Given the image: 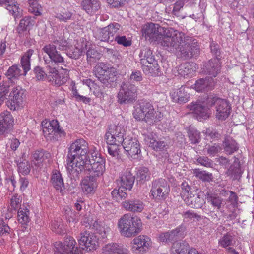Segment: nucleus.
Here are the masks:
<instances>
[{
  "mask_svg": "<svg viewBox=\"0 0 254 254\" xmlns=\"http://www.w3.org/2000/svg\"><path fill=\"white\" fill-rule=\"evenodd\" d=\"M42 51L48 56L43 58L47 73H46L41 67L37 66L33 70L35 78L38 80L46 78L52 84L59 86L66 83L67 77L59 74L58 71L60 65L66 66L64 57L53 44L45 45Z\"/></svg>",
  "mask_w": 254,
  "mask_h": 254,
  "instance_id": "obj_1",
  "label": "nucleus"
},
{
  "mask_svg": "<svg viewBox=\"0 0 254 254\" xmlns=\"http://www.w3.org/2000/svg\"><path fill=\"white\" fill-rule=\"evenodd\" d=\"M163 42V45L167 47L166 50L177 53L184 59H190L199 55V45L193 37L186 36L184 33L177 30H169Z\"/></svg>",
  "mask_w": 254,
  "mask_h": 254,
  "instance_id": "obj_2",
  "label": "nucleus"
},
{
  "mask_svg": "<svg viewBox=\"0 0 254 254\" xmlns=\"http://www.w3.org/2000/svg\"><path fill=\"white\" fill-rule=\"evenodd\" d=\"M88 152V143L83 139H77L70 145L66 163L67 171L71 179H79V174L84 170V165L89 158Z\"/></svg>",
  "mask_w": 254,
  "mask_h": 254,
  "instance_id": "obj_3",
  "label": "nucleus"
},
{
  "mask_svg": "<svg viewBox=\"0 0 254 254\" xmlns=\"http://www.w3.org/2000/svg\"><path fill=\"white\" fill-rule=\"evenodd\" d=\"M133 116L138 121H144L149 125H152L161 121L163 115L159 111L154 110L150 102L142 101L135 107Z\"/></svg>",
  "mask_w": 254,
  "mask_h": 254,
  "instance_id": "obj_4",
  "label": "nucleus"
},
{
  "mask_svg": "<svg viewBox=\"0 0 254 254\" xmlns=\"http://www.w3.org/2000/svg\"><path fill=\"white\" fill-rule=\"evenodd\" d=\"M171 29L174 30L172 28H164L158 24L149 23L142 26L141 32L146 39L157 42L166 50L167 47L163 45V42L167 37V32Z\"/></svg>",
  "mask_w": 254,
  "mask_h": 254,
  "instance_id": "obj_5",
  "label": "nucleus"
},
{
  "mask_svg": "<svg viewBox=\"0 0 254 254\" xmlns=\"http://www.w3.org/2000/svg\"><path fill=\"white\" fill-rule=\"evenodd\" d=\"M118 227L122 235L131 237L139 233L142 222L138 218L133 217L130 214H126L119 220Z\"/></svg>",
  "mask_w": 254,
  "mask_h": 254,
  "instance_id": "obj_6",
  "label": "nucleus"
},
{
  "mask_svg": "<svg viewBox=\"0 0 254 254\" xmlns=\"http://www.w3.org/2000/svg\"><path fill=\"white\" fill-rule=\"evenodd\" d=\"M206 104L209 106H215V116L218 120L224 121L228 117L231 108L227 100L210 95L207 99Z\"/></svg>",
  "mask_w": 254,
  "mask_h": 254,
  "instance_id": "obj_7",
  "label": "nucleus"
},
{
  "mask_svg": "<svg viewBox=\"0 0 254 254\" xmlns=\"http://www.w3.org/2000/svg\"><path fill=\"white\" fill-rule=\"evenodd\" d=\"M96 77L106 86H108L116 80V71L113 67H109L103 63H99L95 67Z\"/></svg>",
  "mask_w": 254,
  "mask_h": 254,
  "instance_id": "obj_8",
  "label": "nucleus"
},
{
  "mask_svg": "<svg viewBox=\"0 0 254 254\" xmlns=\"http://www.w3.org/2000/svg\"><path fill=\"white\" fill-rule=\"evenodd\" d=\"M137 97V88L129 82H123L117 95L118 102L120 104L133 103Z\"/></svg>",
  "mask_w": 254,
  "mask_h": 254,
  "instance_id": "obj_9",
  "label": "nucleus"
},
{
  "mask_svg": "<svg viewBox=\"0 0 254 254\" xmlns=\"http://www.w3.org/2000/svg\"><path fill=\"white\" fill-rule=\"evenodd\" d=\"M87 164L91 166V168H88L89 175L97 179L101 177L105 171V159L97 152H94L91 157L88 158L87 163L84 166Z\"/></svg>",
  "mask_w": 254,
  "mask_h": 254,
  "instance_id": "obj_10",
  "label": "nucleus"
},
{
  "mask_svg": "<svg viewBox=\"0 0 254 254\" xmlns=\"http://www.w3.org/2000/svg\"><path fill=\"white\" fill-rule=\"evenodd\" d=\"M169 192V186L165 179L160 178L152 182L151 192L156 200H165Z\"/></svg>",
  "mask_w": 254,
  "mask_h": 254,
  "instance_id": "obj_11",
  "label": "nucleus"
},
{
  "mask_svg": "<svg viewBox=\"0 0 254 254\" xmlns=\"http://www.w3.org/2000/svg\"><path fill=\"white\" fill-rule=\"evenodd\" d=\"M126 130L122 125H111L105 135L107 143L122 144L124 140Z\"/></svg>",
  "mask_w": 254,
  "mask_h": 254,
  "instance_id": "obj_12",
  "label": "nucleus"
},
{
  "mask_svg": "<svg viewBox=\"0 0 254 254\" xmlns=\"http://www.w3.org/2000/svg\"><path fill=\"white\" fill-rule=\"evenodd\" d=\"M76 242L71 237H67L64 244L56 242L55 244V254H82L81 251L75 247Z\"/></svg>",
  "mask_w": 254,
  "mask_h": 254,
  "instance_id": "obj_13",
  "label": "nucleus"
},
{
  "mask_svg": "<svg viewBox=\"0 0 254 254\" xmlns=\"http://www.w3.org/2000/svg\"><path fill=\"white\" fill-rule=\"evenodd\" d=\"M121 26L119 23H113L108 26L98 30L96 33L97 38L101 41L111 43L115 37L119 34Z\"/></svg>",
  "mask_w": 254,
  "mask_h": 254,
  "instance_id": "obj_14",
  "label": "nucleus"
},
{
  "mask_svg": "<svg viewBox=\"0 0 254 254\" xmlns=\"http://www.w3.org/2000/svg\"><path fill=\"white\" fill-rule=\"evenodd\" d=\"M121 144L127 156L133 159L139 158L141 150L139 143L136 138L127 136Z\"/></svg>",
  "mask_w": 254,
  "mask_h": 254,
  "instance_id": "obj_15",
  "label": "nucleus"
},
{
  "mask_svg": "<svg viewBox=\"0 0 254 254\" xmlns=\"http://www.w3.org/2000/svg\"><path fill=\"white\" fill-rule=\"evenodd\" d=\"M151 241L146 235H139L133 240L132 250L136 254H142L151 247Z\"/></svg>",
  "mask_w": 254,
  "mask_h": 254,
  "instance_id": "obj_16",
  "label": "nucleus"
},
{
  "mask_svg": "<svg viewBox=\"0 0 254 254\" xmlns=\"http://www.w3.org/2000/svg\"><path fill=\"white\" fill-rule=\"evenodd\" d=\"M14 119L10 112L4 111L0 114V135L5 136L12 129Z\"/></svg>",
  "mask_w": 254,
  "mask_h": 254,
  "instance_id": "obj_17",
  "label": "nucleus"
},
{
  "mask_svg": "<svg viewBox=\"0 0 254 254\" xmlns=\"http://www.w3.org/2000/svg\"><path fill=\"white\" fill-rule=\"evenodd\" d=\"M185 228L183 226H180L171 231L161 233L159 234V240L163 243H171L173 241H177L182 237L184 234Z\"/></svg>",
  "mask_w": 254,
  "mask_h": 254,
  "instance_id": "obj_18",
  "label": "nucleus"
},
{
  "mask_svg": "<svg viewBox=\"0 0 254 254\" xmlns=\"http://www.w3.org/2000/svg\"><path fill=\"white\" fill-rule=\"evenodd\" d=\"M188 108L196 115L198 120L208 118L210 114V110L204 103L200 101L192 102L188 105Z\"/></svg>",
  "mask_w": 254,
  "mask_h": 254,
  "instance_id": "obj_19",
  "label": "nucleus"
},
{
  "mask_svg": "<svg viewBox=\"0 0 254 254\" xmlns=\"http://www.w3.org/2000/svg\"><path fill=\"white\" fill-rule=\"evenodd\" d=\"M80 235L81 237L79 240V243L80 245L85 246L87 251L96 249L98 245V238L94 233L85 231L81 233Z\"/></svg>",
  "mask_w": 254,
  "mask_h": 254,
  "instance_id": "obj_20",
  "label": "nucleus"
},
{
  "mask_svg": "<svg viewBox=\"0 0 254 254\" xmlns=\"http://www.w3.org/2000/svg\"><path fill=\"white\" fill-rule=\"evenodd\" d=\"M220 60L212 58L203 64V71L206 74L215 77L221 70Z\"/></svg>",
  "mask_w": 254,
  "mask_h": 254,
  "instance_id": "obj_21",
  "label": "nucleus"
},
{
  "mask_svg": "<svg viewBox=\"0 0 254 254\" xmlns=\"http://www.w3.org/2000/svg\"><path fill=\"white\" fill-rule=\"evenodd\" d=\"M216 84V79L212 77L200 78L196 81L194 88L197 92H205L212 90Z\"/></svg>",
  "mask_w": 254,
  "mask_h": 254,
  "instance_id": "obj_22",
  "label": "nucleus"
},
{
  "mask_svg": "<svg viewBox=\"0 0 254 254\" xmlns=\"http://www.w3.org/2000/svg\"><path fill=\"white\" fill-rule=\"evenodd\" d=\"M123 207L127 211L138 213L142 212L145 207L142 201L137 198H131L122 203Z\"/></svg>",
  "mask_w": 254,
  "mask_h": 254,
  "instance_id": "obj_23",
  "label": "nucleus"
},
{
  "mask_svg": "<svg viewBox=\"0 0 254 254\" xmlns=\"http://www.w3.org/2000/svg\"><path fill=\"white\" fill-rule=\"evenodd\" d=\"M98 179L93 176L88 175L82 181V189L86 194H93L98 186Z\"/></svg>",
  "mask_w": 254,
  "mask_h": 254,
  "instance_id": "obj_24",
  "label": "nucleus"
},
{
  "mask_svg": "<svg viewBox=\"0 0 254 254\" xmlns=\"http://www.w3.org/2000/svg\"><path fill=\"white\" fill-rule=\"evenodd\" d=\"M0 5L4 6L15 19L21 17L22 10L19 7L17 2L15 0H0Z\"/></svg>",
  "mask_w": 254,
  "mask_h": 254,
  "instance_id": "obj_25",
  "label": "nucleus"
},
{
  "mask_svg": "<svg viewBox=\"0 0 254 254\" xmlns=\"http://www.w3.org/2000/svg\"><path fill=\"white\" fill-rule=\"evenodd\" d=\"M184 201L187 205L196 209L201 208L205 203L204 199L196 192L194 193H190L188 196L184 198Z\"/></svg>",
  "mask_w": 254,
  "mask_h": 254,
  "instance_id": "obj_26",
  "label": "nucleus"
},
{
  "mask_svg": "<svg viewBox=\"0 0 254 254\" xmlns=\"http://www.w3.org/2000/svg\"><path fill=\"white\" fill-rule=\"evenodd\" d=\"M134 177L129 171H126L121 175L118 180V185L121 186V188H125L130 190L134 182Z\"/></svg>",
  "mask_w": 254,
  "mask_h": 254,
  "instance_id": "obj_27",
  "label": "nucleus"
},
{
  "mask_svg": "<svg viewBox=\"0 0 254 254\" xmlns=\"http://www.w3.org/2000/svg\"><path fill=\"white\" fill-rule=\"evenodd\" d=\"M140 64L143 72L147 75L158 76L160 73V69L156 60Z\"/></svg>",
  "mask_w": 254,
  "mask_h": 254,
  "instance_id": "obj_28",
  "label": "nucleus"
},
{
  "mask_svg": "<svg viewBox=\"0 0 254 254\" xmlns=\"http://www.w3.org/2000/svg\"><path fill=\"white\" fill-rule=\"evenodd\" d=\"M9 96L11 101L19 106L23 103L26 95L25 91L21 87L17 86L12 89Z\"/></svg>",
  "mask_w": 254,
  "mask_h": 254,
  "instance_id": "obj_29",
  "label": "nucleus"
},
{
  "mask_svg": "<svg viewBox=\"0 0 254 254\" xmlns=\"http://www.w3.org/2000/svg\"><path fill=\"white\" fill-rule=\"evenodd\" d=\"M81 6L87 14L92 15L98 11L100 3L97 0H84L81 2Z\"/></svg>",
  "mask_w": 254,
  "mask_h": 254,
  "instance_id": "obj_30",
  "label": "nucleus"
},
{
  "mask_svg": "<svg viewBox=\"0 0 254 254\" xmlns=\"http://www.w3.org/2000/svg\"><path fill=\"white\" fill-rule=\"evenodd\" d=\"M152 134L147 135L145 139L148 145L153 149L156 151L164 150L167 148V144L162 141H157Z\"/></svg>",
  "mask_w": 254,
  "mask_h": 254,
  "instance_id": "obj_31",
  "label": "nucleus"
},
{
  "mask_svg": "<svg viewBox=\"0 0 254 254\" xmlns=\"http://www.w3.org/2000/svg\"><path fill=\"white\" fill-rule=\"evenodd\" d=\"M51 182L52 186L61 192L64 189V185L61 174L57 170L53 172L51 177Z\"/></svg>",
  "mask_w": 254,
  "mask_h": 254,
  "instance_id": "obj_32",
  "label": "nucleus"
},
{
  "mask_svg": "<svg viewBox=\"0 0 254 254\" xmlns=\"http://www.w3.org/2000/svg\"><path fill=\"white\" fill-rule=\"evenodd\" d=\"M103 254H113L117 253L124 254L126 253V249H123L122 245L116 243H110L105 245L102 249Z\"/></svg>",
  "mask_w": 254,
  "mask_h": 254,
  "instance_id": "obj_33",
  "label": "nucleus"
},
{
  "mask_svg": "<svg viewBox=\"0 0 254 254\" xmlns=\"http://www.w3.org/2000/svg\"><path fill=\"white\" fill-rule=\"evenodd\" d=\"M224 151L228 155H231L239 149L237 142L232 137H227L223 141Z\"/></svg>",
  "mask_w": 254,
  "mask_h": 254,
  "instance_id": "obj_34",
  "label": "nucleus"
},
{
  "mask_svg": "<svg viewBox=\"0 0 254 254\" xmlns=\"http://www.w3.org/2000/svg\"><path fill=\"white\" fill-rule=\"evenodd\" d=\"M90 228L98 233L102 238H105L107 234L110 231V228L105 226L103 223L98 221H94L90 226Z\"/></svg>",
  "mask_w": 254,
  "mask_h": 254,
  "instance_id": "obj_35",
  "label": "nucleus"
},
{
  "mask_svg": "<svg viewBox=\"0 0 254 254\" xmlns=\"http://www.w3.org/2000/svg\"><path fill=\"white\" fill-rule=\"evenodd\" d=\"M206 199L213 207L219 209L223 202V199L217 194L207 191L205 194Z\"/></svg>",
  "mask_w": 254,
  "mask_h": 254,
  "instance_id": "obj_36",
  "label": "nucleus"
},
{
  "mask_svg": "<svg viewBox=\"0 0 254 254\" xmlns=\"http://www.w3.org/2000/svg\"><path fill=\"white\" fill-rule=\"evenodd\" d=\"M140 64H146L147 62H151L155 60L152 56V51L147 47L142 48L139 54Z\"/></svg>",
  "mask_w": 254,
  "mask_h": 254,
  "instance_id": "obj_37",
  "label": "nucleus"
},
{
  "mask_svg": "<svg viewBox=\"0 0 254 254\" xmlns=\"http://www.w3.org/2000/svg\"><path fill=\"white\" fill-rule=\"evenodd\" d=\"M33 20L31 17L26 16L22 19L19 25L17 27L16 31L19 35H21L24 32L29 30L30 27L33 25Z\"/></svg>",
  "mask_w": 254,
  "mask_h": 254,
  "instance_id": "obj_38",
  "label": "nucleus"
},
{
  "mask_svg": "<svg viewBox=\"0 0 254 254\" xmlns=\"http://www.w3.org/2000/svg\"><path fill=\"white\" fill-rule=\"evenodd\" d=\"M194 64L190 63L182 64L176 67L177 72L178 75L181 76H186L192 74L195 71V67L193 68L192 65Z\"/></svg>",
  "mask_w": 254,
  "mask_h": 254,
  "instance_id": "obj_39",
  "label": "nucleus"
},
{
  "mask_svg": "<svg viewBox=\"0 0 254 254\" xmlns=\"http://www.w3.org/2000/svg\"><path fill=\"white\" fill-rule=\"evenodd\" d=\"M23 74L21 69L17 65H13L9 67L5 75L8 79L11 82H14L15 80L18 79V77Z\"/></svg>",
  "mask_w": 254,
  "mask_h": 254,
  "instance_id": "obj_40",
  "label": "nucleus"
},
{
  "mask_svg": "<svg viewBox=\"0 0 254 254\" xmlns=\"http://www.w3.org/2000/svg\"><path fill=\"white\" fill-rule=\"evenodd\" d=\"M188 251V245L187 243L176 241L173 243L171 254H187Z\"/></svg>",
  "mask_w": 254,
  "mask_h": 254,
  "instance_id": "obj_41",
  "label": "nucleus"
},
{
  "mask_svg": "<svg viewBox=\"0 0 254 254\" xmlns=\"http://www.w3.org/2000/svg\"><path fill=\"white\" fill-rule=\"evenodd\" d=\"M29 214L27 207H20L17 212L18 221L22 224H27L30 221Z\"/></svg>",
  "mask_w": 254,
  "mask_h": 254,
  "instance_id": "obj_42",
  "label": "nucleus"
},
{
  "mask_svg": "<svg viewBox=\"0 0 254 254\" xmlns=\"http://www.w3.org/2000/svg\"><path fill=\"white\" fill-rule=\"evenodd\" d=\"M188 135L191 144H197L200 142V133L195 128L190 127L188 131Z\"/></svg>",
  "mask_w": 254,
  "mask_h": 254,
  "instance_id": "obj_43",
  "label": "nucleus"
},
{
  "mask_svg": "<svg viewBox=\"0 0 254 254\" xmlns=\"http://www.w3.org/2000/svg\"><path fill=\"white\" fill-rule=\"evenodd\" d=\"M233 241V237L232 234L228 232L226 234H224L219 240V245L224 248H228L230 247V246L232 245Z\"/></svg>",
  "mask_w": 254,
  "mask_h": 254,
  "instance_id": "obj_44",
  "label": "nucleus"
},
{
  "mask_svg": "<svg viewBox=\"0 0 254 254\" xmlns=\"http://www.w3.org/2000/svg\"><path fill=\"white\" fill-rule=\"evenodd\" d=\"M29 11L36 16L40 15L42 7L37 0H29Z\"/></svg>",
  "mask_w": 254,
  "mask_h": 254,
  "instance_id": "obj_45",
  "label": "nucleus"
},
{
  "mask_svg": "<svg viewBox=\"0 0 254 254\" xmlns=\"http://www.w3.org/2000/svg\"><path fill=\"white\" fill-rule=\"evenodd\" d=\"M119 188L115 189L111 192V194L113 198L117 201H119L122 199H125L127 196L126 191L127 190L125 188H121V185H118Z\"/></svg>",
  "mask_w": 254,
  "mask_h": 254,
  "instance_id": "obj_46",
  "label": "nucleus"
},
{
  "mask_svg": "<svg viewBox=\"0 0 254 254\" xmlns=\"http://www.w3.org/2000/svg\"><path fill=\"white\" fill-rule=\"evenodd\" d=\"M83 49L82 48L74 47L66 51V54L70 58L78 59L83 55Z\"/></svg>",
  "mask_w": 254,
  "mask_h": 254,
  "instance_id": "obj_47",
  "label": "nucleus"
},
{
  "mask_svg": "<svg viewBox=\"0 0 254 254\" xmlns=\"http://www.w3.org/2000/svg\"><path fill=\"white\" fill-rule=\"evenodd\" d=\"M182 216L183 220L185 222H189L191 220L195 221V220L199 221L202 219L201 215L190 210L184 212Z\"/></svg>",
  "mask_w": 254,
  "mask_h": 254,
  "instance_id": "obj_48",
  "label": "nucleus"
},
{
  "mask_svg": "<svg viewBox=\"0 0 254 254\" xmlns=\"http://www.w3.org/2000/svg\"><path fill=\"white\" fill-rule=\"evenodd\" d=\"M137 177L140 181L145 182L148 181L150 178V173L146 167H141L138 171Z\"/></svg>",
  "mask_w": 254,
  "mask_h": 254,
  "instance_id": "obj_49",
  "label": "nucleus"
},
{
  "mask_svg": "<svg viewBox=\"0 0 254 254\" xmlns=\"http://www.w3.org/2000/svg\"><path fill=\"white\" fill-rule=\"evenodd\" d=\"M72 14V12L69 10L64 9L60 13H57L55 17L60 21L66 22L71 19Z\"/></svg>",
  "mask_w": 254,
  "mask_h": 254,
  "instance_id": "obj_50",
  "label": "nucleus"
},
{
  "mask_svg": "<svg viewBox=\"0 0 254 254\" xmlns=\"http://www.w3.org/2000/svg\"><path fill=\"white\" fill-rule=\"evenodd\" d=\"M87 60L89 63L95 62L100 57V54L94 49L89 48L86 52Z\"/></svg>",
  "mask_w": 254,
  "mask_h": 254,
  "instance_id": "obj_51",
  "label": "nucleus"
},
{
  "mask_svg": "<svg viewBox=\"0 0 254 254\" xmlns=\"http://www.w3.org/2000/svg\"><path fill=\"white\" fill-rule=\"evenodd\" d=\"M18 171L19 173L23 175H27L30 171L31 167L28 161L24 160L20 162L18 164Z\"/></svg>",
  "mask_w": 254,
  "mask_h": 254,
  "instance_id": "obj_52",
  "label": "nucleus"
},
{
  "mask_svg": "<svg viewBox=\"0 0 254 254\" xmlns=\"http://www.w3.org/2000/svg\"><path fill=\"white\" fill-rule=\"evenodd\" d=\"M49 156V153L43 150H37L33 154V158L36 161L40 162H42L45 159H47Z\"/></svg>",
  "mask_w": 254,
  "mask_h": 254,
  "instance_id": "obj_53",
  "label": "nucleus"
},
{
  "mask_svg": "<svg viewBox=\"0 0 254 254\" xmlns=\"http://www.w3.org/2000/svg\"><path fill=\"white\" fill-rule=\"evenodd\" d=\"M52 126L55 127L54 128V135L55 136H59L61 138H64L66 133L65 131L60 127L59 123L57 120H52Z\"/></svg>",
  "mask_w": 254,
  "mask_h": 254,
  "instance_id": "obj_54",
  "label": "nucleus"
},
{
  "mask_svg": "<svg viewBox=\"0 0 254 254\" xmlns=\"http://www.w3.org/2000/svg\"><path fill=\"white\" fill-rule=\"evenodd\" d=\"M52 126L55 127L54 128V135L55 136H59L61 138H64L66 133L65 131L60 127L59 123L57 120H52Z\"/></svg>",
  "mask_w": 254,
  "mask_h": 254,
  "instance_id": "obj_55",
  "label": "nucleus"
},
{
  "mask_svg": "<svg viewBox=\"0 0 254 254\" xmlns=\"http://www.w3.org/2000/svg\"><path fill=\"white\" fill-rule=\"evenodd\" d=\"M195 175L200 179L204 181H209L212 179V174L206 171H200L199 169H195L194 171Z\"/></svg>",
  "mask_w": 254,
  "mask_h": 254,
  "instance_id": "obj_56",
  "label": "nucleus"
},
{
  "mask_svg": "<svg viewBox=\"0 0 254 254\" xmlns=\"http://www.w3.org/2000/svg\"><path fill=\"white\" fill-rule=\"evenodd\" d=\"M205 149L207 154L211 156H214L221 150V147L219 144L214 143L213 145H208L206 146Z\"/></svg>",
  "mask_w": 254,
  "mask_h": 254,
  "instance_id": "obj_57",
  "label": "nucleus"
},
{
  "mask_svg": "<svg viewBox=\"0 0 254 254\" xmlns=\"http://www.w3.org/2000/svg\"><path fill=\"white\" fill-rule=\"evenodd\" d=\"M227 174L233 177L234 179H237L240 178L242 172L241 169L239 167L231 166L228 169Z\"/></svg>",
  "mask_w": 254,
  "mask_h": 254,
  "instance_id": "obj_58",
  "label": "nucleus"
},
{
  "mask_svg": "<svg viewBox=\"0 0 254 254\" xmlns=\"http://www.w3.org/2000/svg\"><path fill=\"white\" fill-rule=\"evenodd\" d=\"M177 98L176 100L177 102L182 103H185L188 101V96L187 94L185 93V88L181 87L177 92Z\"/></svg>",
  "mask_w": 254,
  "mask_h": 254,
  "instance_id": "obj_59",
  "label": "nucleus"
},
{
  "mask_svg": "<svg viewBox=\"0 0 254 254\" xmlns=\"http://www.w3.org/2000/svg\"><path fill=\"white\" fill-rule=\"evenodd\" d=\"M109 146H108V152L109 154L112 157H118L119 155V143H107Z\"/></svg>",
  "mask_w": 254,
  "mask_h": 254,
  "instance_id": "obj_60",
  "label": "nucleus"
},
{
  "mask_svg": "<svg viewBox=\"0 0 254 254\" xmlns=\"http://www.w3.org/2000/svg\"><path fill=\"white\" fill-rule=\"evenodd\" d=\"M197 162L206 167H212L213 161L206 156H200L197 159Z\"/></svg>",
  "mask_w": 254,
  "mask_h": 254,
  "instance_id": "obj_61",
  "label": "nucleus"
},
{
  "mask_svg": "<svg viewBox=\"0 0 254 254\" xmlns=\"http://www.w3.org/2000/svg\"><path fill=\"white\" fill-rule=\"evenodd\" d=\"M210 48L211 53L215 56L214 58L221 60V56H220V46L218 44L213 42L210 44Z\"/></svg>",
  "mask_w": 254,
  "mask_h": 254,
  "instance_id": "obj_62",
  "label": "nucleus"
},
{
  "mask_svg": "<svg viewBox=\"0 0 254 254\" xmlns=\"http://www.w3.org/2000/svg\"><path fill=\"white\" fill-rule=\"evenodd\" d=\"M116 35L114 41H116L119 45H122L124 46L127 47L131 45V41L127 39L125 36H120Z\"/></svg>",
  "mask_w": 254,
  "mask_h": 254,
  "instance_id": "obj_63",
  "label": "nucleus"
},
{
  "mask_svg": "<svg viewBox=\"0 0 254 254\" xmlns=\"http://www.w3.org/2000/svg\"><path fill=\"white\" fill-rule=\"evenodd\" d=\"M22 199L20 196L17 194H14L10 199V205L11 207L16 210L20 205Z\"/></svg>",
  "mask_w": 254,
  "mask_h": 254,
  "instance_id": "obj_64",
  "label": "nucleus"
}]
</instances>
